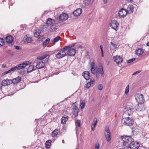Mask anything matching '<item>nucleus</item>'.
<instances>
[{"instance_id":"obj_1","label":"nucleus","mask_w":149,"mask_h":149,"mask_svg":"<svg viewBox=\"0 0 149 149\" xmlns=\"http://www.w3.org/2000/svg\"><path fill=\"white\" fill-rule=\"evenodd\" d=\"M94 71V73L92 74H95L97 78L99 77L100 74H101L102 77L104 76V74L103 68L101 65H99L98 66H96V68H95Z\"/></svg>"},{"instance_id":"obj_2","label":"nucleus","mask_w":149,"mask_h":149,"mask_svg":"<svg viewBox=\"0 0 149 149\" xmlns=\"http://www.w3.org/2000/svg\"><path fill=\"white\" fill-rule=\"evenodd\" d=\"M54 53L56 54V57L58 59L67 56L65 51H64L63 50H62V49L55 50Z\"/></svg>"},{"instance_id":"obj_3","label":"nucleus","mask_w":149,"mask_h":149,"mask_svg":"<svg viewBox=\"0 0 149 149\" xmlns=\"http://www.w3.org/2000/svg\"><path fill=\"white\" fill-rule=\"evenodd\" d=\"M121 122L125 125L129 126H132L134 123L133 119L129 117L123 118Z\"/></svg>"},{"instance_id":"obj_4","label":"nucleus","mask_w":149,"mask_h":149,"mask_svg":"<svg viewBox=\"0 0 149 149\" xmlns=\"http://www.w3.org/2000/svg\"><path fill=\"white\" fill-rule=\"evenodd\" d=\"M104 133L107 141H109L111 140V134L108 126H105Z\"/></svg>"},{"instance_id":"obj_5","label":"nucleus","mask_w":149,"mask_h":149,"mask_svg":"<svg viewBox=\"0 0 149 149\" xmlns=\"http://www.w3.org/2000/svg\"><path fill=\"white\" fill-rule=\"evenodd\" d=\"M136 101L138 103H144L145 100L141 94H137L134 95Z\"/></svg>"},{"instance_id":"obj_6","label":"nucleus","mask_w":149,"mask_h":149,"mask_svg":"<svg viewBox=\"0 0 149 149\" xmlns=\"http://www.w3.org/2000/svg\"><path fill=\"white\" fill-rule=\"evenodd\" d=\"M41 31L40 30H37L35 31L34 34L35 37L38 38L37 40L39 41L42 40L44 38L43 36L41 35Z\"/></svg>"},{"instance_id":"obj_7","label":"nucleus","mask_w":149,"mask_h":149,"mask_svg":"<svg viewBox=\"0 0 149 149\" xmlns=\"http://www.w3.org/2000/svg\"><path fill=\"white\" fill-rule=\"evenodd\" d=\"M126 109V111L125 113V114H127L128 116L132 115L134 111V108L132 106L128 105Z\"/></svg>"},{"instance_id":"obj_8","label":"nucleus","mask_w":149,"mask_h":149,"mask_svg":"<svg viewBox=\"0 0 149 149\" xmlns=\"http://www.w3.org/2000/svg\"><path fill=\"white\" fill-rule=\"evenodd\" d=\"M119 25L118 22L115 20L112 21L110 24V26L116 31L118 30Z\"/></svg>"},{"instance_id":"obj_9","label":"nucleus","mask_w":149,"mask_h":149,"mask_svg":"<svg viewBox=\"0 0 149 149\" xmlns=\"http://www.w3.org/2000/svg\"><path fill=\"white\" fill-rule=\"evenodd\" d=\"M118 15L119 17L121 18H123L127 14L126 10L122 8L118 12Z\"/></svg>"},{"instance_id":"obj_10","label":"nucleus","mask_w":149,"mask_h":149,"mask_svg":"<svg viewBox=\"0 0 149 149\" xmlns=\"http://www.w3.org/2000/svg\"><path fill=\"white\" fill-rule=\"evenodd\" d=\"M121 139L124 142V143L126 145L125 143H128L131 141L132 137L131 136H121Z\"/></svg>"},{"instance_id":"obj_11","label":"nucleus","mask_w":149,"mask_h":149,"mask_svg":"<svg viewBox=\"0 0 149 149\" xmlns=\"http://www.w3.org/2000/svg\"><path fill=\"white\" fill-rule=\"evenodd\" d=\"M139 145V143L136 141L132 142L130 144V147L131 149H138Z\"/></svg>"},{"instance_id":"obj_12","label":"nucleus","mask_w":149,"mask_h":149,"mask_svg":"<svg viewBox=\"0 0 149 149\" xmlns=\"http://www.w3.org/2000/svg\"><path fill=\"white\" fill-rule=\"evenodd\" d=\"M136 110L137 111H141L145 110L144 105L143 103H138L137 106L135 107Z\"/></svg>"},{"instance_id":"obj_13","label":"nucleus","mask_w":149,"mask_h":149,"mask_svg":"<svg viewBox=\"0 0 149 149\" xmlns=\"http://www.w3.org/2000/svg\"><path fill=\"white\" fill-rule=\"evenodd\" d=\"M23 41L25 43H31L33 41L32 38L30 37L29 35L24 36L23 38Z\"/></svg>"},{"instance_id":"obj_14","label":"nucleus","mask_w":149,"mask_h":149,"mask_svg":"<svg viewBox=\"0 0 149 149\" xmlns=\"http://www.w3.org/2000/svg\"><path fill=\"white\" fill-rule=\"evenodd\" d=\"M29 62L26 61L22 63H20L17 66V69L18 70H21L24 68L29 64Z\"/></svg>"},{"instance_id":"obj_15","label":"nucleus","mask_w":149,"mask_h":149,"mask_svg":"<svg viewBox=\"0 0 149 149\" xmlns=\"http://www.w3.org/2000/svg\"><path fill=\"white\" fill-rule=\"evenodd\" d=\"M68 18V15L65 13L61 14L59 17L60 21L63 22L66 20Z\"/></svg>"},{"instance_id":"obj_16","label":"nucleus","mask_w":149,"mask_h":149,"mask_svg":"<svg viewBox=\"0 0 149 149\" xmlns=\"http://www.w3.org/2000/svg\"><path fill=\"white\" fill-rule=\"evenodd\" d=\"M45 66V63L42 61H40L37 63L36 66V68L37 69H41L43 68Z\"/></svg>"},{"instance_id":"obj_17","label":"nucleus","mask_w":149,"mask_h":149,"mask_svg":"<svg viewBox=\"0 0 149 149\" xmlns=\"http://www.w3.org/2000/svg\"><path fill=\"white\" fill-rule=\"evenodd\" d=\"M114 61L117 63H120L123 61V59L120 56H116L113 58Z\"/></svg>"},{"instance_id":"obj_18","label":"nucleus","mask_w":149,"mask_h":149,"mask_svg":"<svg viewBox=\"0 0 149 149\" xmlns=\"http://www.w3.org/2000/svg\"><path fill=\"white\" fill-rule=\"evenodd\" d=\"M82 75L86 80H89L91 77L89 72L87 71L84 72L82 74Z\"/></svg>"},{"instance_id":"obj_19","label":"nucleus","mask_w":149,"mask_h":149,"mask_svg":"<svg viewBox=\"0 0 149 149\" xmlns=\"http://www.w3.org/2000/svg\"><path fill=\"white\" fill-rule=\"evenodd\" d=\"M76 53V50L74 49H70L67 52V54L69 56H74Z\"/></svg>"},{"instance_id":"obj_20","label":"nucleus","mask_w":149,"mask_h":149,"mask_svg":"<svg viewBox=\"0 0 149 149\" xmlns=\"http://www.w3.org/2000/svg\"><path fill=\"white\" fill-rule=\"evenodd\" d=\"M6 41L9 44H12L13 41V37L11 36H7L6 38Z\"/></svg>"},{"instance_id":"obj_21","label":"nucleus","mask_w":149,"mask_h":149,"mask_svg":"<svg viewBox=\"0 0 149 149\" xmlns=\"http://www.w3.org/2000/svg\"><path fill=\"white\" fill-rule=\"evenodd\" d=\"M81 13L82 10L80 8H78L73 12L74 15L76 17L80 15Z\"/></svg>"},{"instance_id":"obj_22","label":"nucleus","mask_w":149,"mask_h":149,"mask_svg":"<svg viewBox=\"0 0 149 149\" xmlns=\"http://www.w3.org/2000/svg\"><path fill=\"white\" fill-rule=\"evenodd\" d=\"M46 23L48 25H50L51 26L52 25H54L55 21L52 19L49 18L47 19Z\"/></svg>"},{"instance_id":"obj_23","label":"nucleus","mask_w":149,"mask_h":149,"mask_svg":"<svg viewBox=\"0 0 149 149\" xmlns=\"http://www.w3.org/2000/svg\"><path fill=\"white\" fill-rule=\"evenodd\" d=\"M134 7L132 5L128 6L126 10L127 13L130 14L132 13L134 10Z\"/></svg>"},{"instance_id":"obj_24","label":"nucleus","mask_w":149,"mask_h":149,"mask_svg":"<svg viewBox=\"0 0 149 149\" xmlns=\"http://www.w3.org/2000/svg\"><path fill=\"white\" fill-rule=\"evenodd\" d=\"M136 54L139 56H140L144 53V51L142 49H139L135 52Z\"/></svg>"},{"instance_id":"obj_25","label":"nucleus","mask_w":149,"mask_h":149,"mask_svg":"<svg viewBox=\"0 0 149 149\" xmlns=\"http://www.w3.org/2000/svg\"><path fill=\"white\" fill-rule=\"evenodd\" d=\"M36 69V67H34L33 65H30L29 67L27 72V73H30Z\"/></svg>"},{"instance_id":"obj_26","label":"nucleus","mask_w":149,"mask_h":149,"mask_svg":"<svg viewBox=\"0 0 149 149\" xmlns=\"http://www.w3.org/2000/svg\"><path fill=\"white\" fill-rule=\"evenodd\" d=\"M97 123V118H95L93 119L91 127V129L92 130H94V129L95 128Z\"/></svg>"},{"instance_id":"obj_27","label":"nucleus","mask_w":149,"mask_h":149,"mask_svg":"<svg viewBox=\"0 0 149 149\" xmlns=\"http://www.w3.org/2000/svg\"><path fill=\"white\" fill-rule=\"evenodd\" d=\"M21 78L19 77H17L13 79L12 81V82L14 84H17L20 82L21 81Z\"/></svg>"},{"instance_id":"obj_28","label":"nucleus","mask_w":149,"mask_h":149,"mask_svg":"<svg viewBox=\"0 0 149 149\" xmlns=\"http://www.w3.org/2000/svg\"><path fill=\"white\" fill-rule=\"evenodd\" d=\"M95 63L94 62H92L90 63V66L91 67V72L92 73H94V70H95Z\"/></svg>"},{"instance_id":"obj_29","label":"nucleus","mask_w":149,"mask_h":149,"mask_svg":"<svg viewBox=\"0 0 149 149\" xmlns=\"http://www.w3.org/2000/svg\"><path fill=\"white\" fill-rule=\"evenodd\" d=\"M68 119V116H63L61 118V123L63 124H65Z\"/></svg>"},{"instance_id":"obj_30","label":"nucleus","mask_w":149,"mask_h":149,"mask_svg":"<svg viewBox=\"0 0 149 149\" xmlns=\"http://www.w3.org/2000/svg\"><path fill=\"white\" fill-rule=\"evenodd\" d=\"M10 80H4L2 81V83H1V85L2 86H7L8 85H9L10 84Z\"/></svg>"},{"instance_id":"obj_31","label":"nucleus","mask_w":149,"mask_h":149,"mask_svg":"<svg viewBox=\"0 0 149 149\" xmlns=\"http://www.w3.org/2000/svg\"><path fill=\"white\" fill-rule=\"evenodd\" d=\"M58 130L57 129H56L52 132V136L55 137L58 134Z\"/></svg>"},{"instance_id":"obj_32","label":"nucleus","mask_w":149,"mask_h":149,"mask_svg":"<svg viewBox=\"0 0 149 149\" xmlns=\"http://www.w3.org/2000/svg\"><path fill=\"white\" fill-rule=\"evenodd\" d=\"M52 141L51 140H48L45 143V144L46 146V147L47 148H49L50 146L51 143Z\"/></svg>"},{"instance_id":"obj_33","label":"nucleus","mask_w":149,"mask_h":149,"mask_svg":"<svg viewBox=\"0 0 149 149\" xmlns=\"http://www.w3.org/2000/svg\"><path fill=\"white\" fill-rule=\"evenodd\" d=\"M50 40L49 38H48L46 39L43 42V46L44 47H45L46 45L49 43Z\"/></svg>"},{"instance_id":"obj_34","label":"nucleus","mask_w":149,"mask_h":149,"mask_svg":"<svg viewBox=\"0 0 149 149\" xmlns=\"http://www.w3.org/2000/svg\"><path fill=\"white\" fill-rule=\"evenodd\" d=\"M80 108L81 109H83L85 106V103L84 101H80Z\"/></svg>"},{"instance_id":"obj_35","label":"nucleus","mask_w":149,"mask_h":149,"mask_svg":"<svg viewBox=\"0 0 149 149\" xmlns=\"http://www.w3.org/2000/svg\"><path fill=\"white\" fill-rule=\"evenodd\" d=\"M58 28V26L56 25L54 26V25H53L51 26V29L53 31H56Z\"/></svg>"},{"instance_id":"obj_36","label":"nucleus","mask_w":149,"mask_h":149,"mask_svg":"<svg viewBox=\"0 0 149 149\" xmlns=\"http://www.w3.org/2000/svg\"><path fill=\"white\" fill-rule=\"evenodd\" d=\"M80 120H77L76 121V122H75V124L76 126V127L75 128V129L77 130V126L78 127H80Z\"/></svg>"},{"instance_id":"obj_37","label":"nucleus","mask_w":149,"mask_h":149,"mask_svg":"<svg viewBox=\"0 0 149 149\" xmlns=\"http://www.w3.org/2000/svg\"><path fill=\"white\" fill-rule=\"evenodd\" d=\"M61 38V37L60 36H58L55 37L52 41V42H57Z\"/></svg>"},{"instance_id":"obj_38","label":"nucleus","mask_w":149,"mask_h":149,"mask_svg":"<svg viewBox=\"0 0 149 149\" xmlns=\"http://www.w3.org/2000/svg\"><path fill=\"white\" fill-rule=\"evenodd\" d=\"M91 81L92 79H91L90 81H89L88 82H87L86 85L85 87L86 88H89L90 87L91 84Z\"/></svg>"},{"instance_id":"obj_39","label":"nucleus","mask_w":149,"mask_h":149,"mask_svg":"<svg viewBox=\"0 0 149 149\" xmlns=\"http://www.w3.org/2000/svg\"><path fill=\"white\" fill-rule=\"evenodd\" d=\"M4 40L1 38H0V46H3L4 45Z\"/></svg>"},{"instance_id":"obj_40","label":"nucleus","mask_w":149,"mask_h":149,"mask_svg":"<svg viewBox=\"0 0 149 149\" xmlns=\"http://www.w3.org/2000/svg\"><path fill=\"white\" fill-rule=\"evenodd\" d=\"M129 85H128L127 86L125 91V93L126 95L129 92Z\"/></svg>"},{"instance_id":"obj_41","label":"nucleus","mask_w":149,"mask_h":149,"mask_svg":"<svg viewBox=\"0 0 149 149\" xmlns=\"http://www.w3.org/2000/svg\"><path fill=\"white\" fill-rule=\"evenodd\" d=\"M17 66L12 68L9 70L10 72L11 73L12 72H13L15 70L17 69Z\"/></svg>"},{"instance_id":"obj_42","label":"nucleus","mask_w":149,"mask_h":149,"mask_svg":"<svg viewBox=\"0 0 149 149\" xmlns=\"http://www.w3.org/2000/svg\"><path fill=\"white\" fill-rule=\"evenodd\" d=\"M68 49H70L69 47H68V46H65L62 49V50H63L64 51H67Z\"/></svg>"},{"instance_id":"obj_43","label":"nucleus","mask_w":149,"mask_h":149,"mask_svg":"<svg viewBox=\"0 0 149 149\" xmlns=\"http://www.w3.org/2000/svg\"><path fill=\"white\" fill-rule=\"evenodd\" d=\"M135 60V58H133L132 59H130L127 61V63H131L133 62V61H134Z\"/></svg>"},{"instance_id":"obj_44","label":"nucleus","mask_w":149,"mask_h":149,"mask_svg":"<svg viewBox=\"0 0 149 149\" xmlns=\"http://www.w3.org/2000/svg\"><path fill=\"white\" fill-rule=\"evenodd\" d=\"M111 44L112 45V46L113 47V49H115L116 48L117 46L116 45V44L112 42H111Z\"/></svg>"},{"instance_id":"obj_45","label":"nucleus","mask_w":149,"mask_h":149,"mask_svg":"<svg viewBox=\"0 0 149 149\" xmlns=\"http://www.w3.org/2000/svg\"><path fill=\"white\" fill-rule=\"evenodd\" d=\"M103 86L101 84H100L98 86V89L100 90H102L103 88Z\"/></svg>"},{"instance_id":"obj_46","label":"nucleus","mask_w":149,"mask_h":149,"mask_svg":"<svg viewBox=\"0 0 149 149\" xmlns=\"http://www.w3.org/2000/svg\"><path fill=\"white\" fill-rule=\"evenodd\" d=\"M91 0H86L85 1V4L86 5H88L91 2Z\"/></svg>"},{"instance_id":"obj_47","label":"nucleus","mask_w":149,"mask_h":149,"mask_svg":"<svg viewBox=\"0 0 149 149\" xmlns=\"http://www.w3.org/2000/svg\"><path fill=\"white\" fill-rule=\"evenodd\" d=\"M78 111L77 110H76L74 111V114L75 116H77L78 115Z\"/></svg>"},{"instance_id":"obj_48","label":"nucleus","mask_w":149,"mask_h":149,"mask_svg":"<svg viewBox=\"0 0 149 149\" xmlns=\"http://www.w3.org/2000/svg\"><path fill=\"white\" fill-rule=\"evenodd\" d=\"M75 45V43H73L72 44L68 46L69 47V48L72 49L71 48L74 47Z\"/></svg>"},{"instance_id":"obj_49","label":"nucleus","mask_w":149,"mask_h":149,"mask_svg":"<svg viewBox=\"0 0 149 149\" xmlns=\"http://www.w3.org/2000/svg\"><path fill=\"white\" fill-rule=\"evenodd\" d=\"M47 56V55L45 54V55H43V56H41L40 57V59L41 60L44 59Z\"/></svg>"},{"instance_id":"obj_50","label":"nucleus","mask_w":149,"mask_h":149,"mask_svg":"<svg viewBox=\"0 0 149 149\" xmlns=\"http://www.w3.org/2000/svg\"><path fill=\"white\" fill-rule=\"evenodd\" d=\"M10 73V72L9 70H8L7 71H5L2 74V76H4L5 74H7L8 73Z\"/></svg>"},{"instance_id":"obj_51","label":"nucleus","mask_w":149,"mask_h":149,"mask_svg":"<svg viewBox=\"0 0 149 149\" xmlns=\"http://www.w3.org/2000/svg\"><path fill=\"white\" fill-rule=\"evenodd\" d=\"M141 70H138V71L134 72V73L132 74V75H136L137 74H138L139 73L141 72Z\"/></svg>"},{"instance_id":"obj_52","label":"nucleus","mask_w":149,"mask_h":149,"mask_svg":"<svg viewBox=\"0 0 149 149\" xmlns=\"http://www.w3.org/2000/svg\"><path fill=\"white\" fill-rule=\"evenodd\" d=\"M100 148L99 144L98 143H97L95 146V148L96 149H99Z\"/></svg>"},{"instance_id":"obj_53","label":"nucleus","mask_w":149,"mask_h":149,"mask_svg":"<svg viewBox=\"0 0 149 149\" xmlns=\"http://www.w3.org/2000/svg\"><path fill=\"white\" fill-rule=\"evenodd\" d=\"M100 48L101 49V52H104L103 49V47L102 45H101L100 46Z\"/></svg>"},{"instance_id":"obj_54","label":"nucleus","mask_w":149,"mask_h":149,"mask_svg":"<svg viewBox=\"0 0 149 149\" xmlns=\"http://www.w3.org/2000/svg\"><path fill=\"white\" fill-rule=\"evenodd\" d=\"M15 49H17V50H19L20 49L19 47L18 46H15Z\"/></svg>"},{"instance_id":"obj_55","label":"nucleus","mask_w":149,"mask_h":149,"mask_svg":"<svg viewBox=\"0 0 149 149\" xmlns=\"http://www.w3.org/2000/svg\"><path fill=\"white\" fill-rule=\"evenodd\" d=\"M104 3H107V0H102Z\"/></svg>"},{"instance_id":"obj_56","label":"nucleus","mask_w":149,"mask_h":149,"mask_svg":"<svg viewBox=\"0 0 149 149\" xmlns=\"http://www.w3.org/2000/svg\"><path fill=\"white\" fill-rule=\"evenodd\" d=\"M95 82V81L94 79H93L91 81V84H93Z\"/></svg>"},{"instance_id":"obj_57","label":"nucleus","mask_w":149,"mask_h":149,"mask_svg":"<svg viewBox=\"0 0 149 149\" xmlns=\"http://www.w3.org/2000/svg\"><path fill=\"white\" fill-rule=\"evenodd\" d=\"M134 0H127V1H128V2H133L134 1Z\"/></svg>"},{"instance_id":"obj_58","label":"nucleus","mask_w":149,"mask_h":149,"mask_svg":"<svg viewBox=\"0 0 149 149\" xmlns=\"http://www.w3.org/2000/svg\"><path fill=\"white\" fill-rule=\"evenodd\" d=\"M83 48V47L81 45L79 46L78 47V48H80L81 49H82Z\"/></svg>"},{"instance_id":"obj_59","label":"nucleus","mask_w":149,"mask_h":149,"mask_svg":"<svg viewBox=\"0 0 149 149\" xmlns=\"http://www.w3.org/2000/svg\"><path fill=\"white\" fill-rule=\"evenodd\" d=\"M101 54H102V57H104V52H101Z\"/></svg>"},{"instance_id":"obj_60","label":"nucleus","mask_w":149,"mask_h":149,"mask_svg":"<svg viewBox=\"0 0 149 149\" xmlns=\"http://www.w3.org/2000/svg\"><path fill=\"white\" fill-rule=\"evenodd\" d=\"M147 46H149V42H148L147 44Z\"/></svg>"},{"instance_id":"obj_61","label":"nucleus","mask_w":149,"mask_h":149,"mask_svg":"<svg viewBox=\"0 0 149 149\" xmlns=\"http://www.w3.org/2000/svg\"><path fill=\"white\" fill-rule=\"evenodd\" d=\"M2 87V85L0 84V89Z\"/></svg>"},{"instance_id":"obj_62","label":"nucleus","mask_w":149,"mask_h":149,"mask_svg":"<svg viewBox=\"0 0 149 149\" xmlns=\"http://www.w3.org/2000/svg\"><path fill=\"white\" fill-rule=\"evenodd\" d=\"M62 142L63 143H64V140H62Z\"/></svg>"},{"instance_id":"obj_63","label":"nucleus","mask_w":149,"mask_h":149,"mask_svg":"<svg viewBox=\"0 0 149 149\" xmlns=\"http://www.w3.org/2000/svg\"><path fill=\"white\" fill-rule=\"evenodd\" d=\"M2 67H3L5 68V67L6 66V65H2Z\"/></svg>"}]
</instances>
